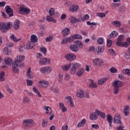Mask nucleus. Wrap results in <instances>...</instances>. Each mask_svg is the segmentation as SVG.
<instances>
[{
	"label": "nucleus",
	"instance_id": "052dcab7",
	"mask_svg": "<svg viewBox=\"0 0 130 130\" xmlns=\"http://www.w3.org/2000/svg\"><path fill=\"white\" fill-rule=\"evenodd\" d=\"M112 45V41L111 40H107V46L110 47Z\"/></svg>",
	"mask_w": 130,
	"mask_h": 130
},
{
	"label": "nucleus",
	"instance_id": "393cba45",
	"mask_svg": "<svg viewBox=\"0 0 130 130\" xmlns=\"http://www.w3.org/2000/svg\"><path fill=\"white\" fill-rule=\"evenodd\" d=\"M77 96L79 98H81V99L84 98V97H85V94H84V91L82 90V89L78 90L77 92Z\"/></svg>",
	"mask_w": 130,
	"mask_h": 130
},
{
	"label": "nucleus",
	"instance_id": "a878e982",
	"mask_svg": "<svg viewBox=\"0 0 130 130\" xmlns=\"http://www.w3.org/2000/svg\"><path fill=\"white\" fill-rule=\"evenodd\" d=\"M66 99H67V103H69L70 102V106L71 107H74V102H73V99H72V96H66Z\"/></svg>",
	"mask_w": 130,
	"mask_h": 130
},
{
	"label": "nucleus",
	"instance_id": "c03bdc74",
	"mask_svg": "<svg viewBox=\"0 0 130 130\" xmlns=\"http://www.w3.org/2000/svg\"><path fill=\"white\" fill-rule=\"evenodd\" d=\"M3 53L6 55H9L11 53V51H9V48L8 47H5L3 50Z\"/></svg>",
	"mask_w": 130,
	"mask_h": 130
},
{
	"label": "nucleus",
	"instance_id": "9b49d317",
	"mask_svg": "<svg viewBox=\"0 0 130 130\" xmlns=\"http://www.w3.org/2000/svg\"><path fill=\"white\" fill-rule=\"evenodd\" d=\"M69 20L71 24H76V23H78V22L81 21V19H78L73 16H70L69 18Z\"/></svg>",
	"mask_w": 130,
	"mask_h": 130
},
{
	"label": "nucleus",
	"instance_id": "09e8293b",
	"mask_svg": "<svg viewBox=\"0 0 130 130\" xmlns=\"http://www.w3.org/2000/svg\"><path fill=\"white\" fill-rule=\"evenodd\" d=\"M89 17L88 14L84 15L83 16V18H81L80 20L81 21H88L89 20Z\"/></svg>",
	"mask_w": 130,
	"mask_h": 130
},
{
	"label": "nucleus",
	"instance_id": "aec40b11",
	"mask_svg": "<svg viewBox=\"0 0 130 130\" xmlns=\"http://www.w3.org/2000/svg\"><path fill=\"white\" fill-rule=\"evenodd\" d=\"M13 28L15 30H18L20 28V21L19 19H16L13 23Z\"/></svg>",
	"mask_w": 130,
	"mask_h": 130
},
{
	"label": "nucleus",
	"instance_id": "6ab92c4d",
	"mask_svg": "<svg viewBox=\"0 0 130 130\" xmlns=\"http://www.w3.org/2000/svg\"><path fill=\"white\" fill-rule=\"evenodd\" d=\"M40 88H46L48 87V81H40Z\"/></svg>",
	"mask_w": 130,
	"mask_h": 130
},
{
	"label": "nucleus",
	"instance_id": "39448f33",
	"mask_svg": "<svg viewBox=\"0 0 130 130\" xmlns=\"http://www.w3.org/2000/svg\"><path fill=\"white\" fill-rule=\"evenodd\" d=\"M76 55L73 53H68L65 55V58L69 61H73L76 59Z\"/></svg>",
	"mask_w": 130,
	"mask_h": 130
},
{
	"label": "nucleus",
	"instance_id": "a211bd4d",
	"mask_svg": "<svg viewBox=\"0 0 130 130\" xmlns=\"http://www.w3.org/2000/svg\"><path fill=\"white\" fill-rule=\"evenodd\" d=\"M70 49L74 52H78L79 51V47L77 45L72 44L70 45Z\"/></svg>",
	"mask_w": 130,
	"mask_h": 130
},
{
	"label": "nucleus",
	"instance_id": "4be33fe9",
	"mask_svg": "<svg viewBox=\"0 0 130 130\" xmlns=\"http://www.w3.org/2000/svg\"><path fill=\"white\" fill-rule=\"evenodd\" d=\"M124 57L126 59H130V48H128V50H125L124 52Z\"/></svg>",
	"mask_w": 130,
	"mask_h": 130
},
{
	"label": "nucleus",
	"instance_id": "72a5a7b5",
	"mask_svg": "<svg viewBox=\"0 0 130 130\" xmlns=\"http://www.w3.org/2000/svg\"><path fill=\"white\" fill-rule=\"evenodd\" d=\"M46 20L48 22H52L53 23H56V20L54 19L53 18L50 16H47L46 17Z\"/></svg>",
	"mask_w": 130,
	"mask_h": 130
},
{
	"label": "nucleus",
	"instance_id": "cd10ccee",
	"mask_svg": "<svg viewBox=\"0 0 130 130\" xmlns=\"http://www.w3.org/2000/svg\"><path fill=\"white\" fill-rule=\"evenodd\" d=\"M118 35V32L116 31H113L109 36L108 38L109 39L111 38H114V37H116Z\"/></svg>",
	"mask_w": 130,
	"mask_h": 130
},
{
	"label": "nucleus",
	"instance_id": "20e7f679",
	"mask_svg": "<svg viewBox=\"0 0 130 130\" xmlns=\"http://www.w3.org/2000/svg\"><path fill=\"white\" fill-rule=\"evenodd\" d=\"M93 64H95V66H97V67H102L104 64L103 60L99 58H96L94 59H93Z\"/></svg>",
	"mask_w": 130,
	"mask_h": 130
},
{
	"label": "nucleus",
	"instance_id": "423d86ee",
	"mask_svg": "<svg viewBox=\"0 0 130 130\" xmlns=\"http://www.w3.org/2000/svg\"><path fill=\"white\" fill-rule=\"evenodd\" d=\"M5 12H6V13L8 14L9 17H13L14 16V10L9 6H6Z\"/></svg>",
	"mask_w": 130,
	"mask_h": 130
},
{
	"label": "nucleus",
	"instance_id": "c85d7f7f",
	"mask_svg": "<svg viewBox=\"0 0 130 130\" xmlns=\"http://www.w3.org/2000/svg\"><path fill=\"white\" fill-rule=\"evenodd\" d=\"M89 118L90 120H95V119H97L98 118V116H97V114H96V113L94 112L90 114Z\"/></svg>",
	"mask_w": 130,
	"mask_h": 130
},
{
	"label": "nucleus",
	"instance_id": "864d4df0",
	"mask_svg": "<svg viewBox=\"0 0 130 130\" xmlns=\"http://www.w3.org/2000/svg\"><path fill=\"white\" fill-rule=\"evenodd\" d=\"M110 72L112 74H116V73H117V69L114 67H112L110 69Z\"/></svg>",
	"mask_w": 130,
	"mask_h": 130
},
{
	"label": "nucleus",
	"instance_id": "bb28decb",
	"mask_svg": "<svg viewBox=\"0 0 130 130\" xmlns=\"http://www.w3.org/2000/svg\"><path fill=\"white\" fill-rule=\"evenodd\" d=\"M90 84L89 85V88H97V84L94 82V80L92 79H89Z\"/></svg>",
	"mask_w": 130,
	"mask_h": 130
},
{
	"label": "nucleus",
	"instance_id": "58836bf2",
	"mask_svg": "<svg viewBox=\"0 0 130 130\" xmlns=\"http://www.w3.org/2000/svg\"><path fill=\"white\" fill-rule=\"evenodd\" d=\"M49 14L51 17L55 15V10L53 8L50 9L49 11Z\"/></svg>",
	"mask_w": 130,
	"mask_h": 130
},
{
	"label": "nucleus",
	"instance_id": "79ce46f5",
	"mask_svg": "<svg viewBox=\"0 0 130 130\" xmlns=\"http://www.w3.org/2000/svg\"><path fill=\"white\" fill-rule=\"evenodd\" d=\"M117 82V87L119 88V87H122L123 86V82L121 81L116 80H115L114 83Z\"/></svg>",
	"mask_w": 130,
	"mask_h": 130
},
{
	"label": "nucleus",
	"instance_id": "f8f14e48",
	"mask_svg": "<svg viewBox=\"0 0 130 130\" xmlns=\"http://www.w3.org/2000/svg\"><path fill=\"white\" fill-rule=\"evenodd\" d=\"M79 6L77 5H72L70 7V8L69 9L70 12H71V13H77L79 10Z\"/></svg>",
	"mask_w": 130,
	"mask_h": 130
},
{
	"label": "nucleus",
	"instance_id": "8fccbe9b",
	"mask_svg": "<svg viewBox=\"0 0 130 130\" xmlns=\"http://www.w3.org/2000/svg\"><path fill=\"white\" fill-rule=\"evenodd\" d=\"M53 39V37L52 36H49L46 38L45 40L46 42H51Z\"/></svg>",
	"mask_w": 130,
	"mask_h": 130
},
{
	"label": "nucleus",
	"instance_id": "49530a36",
	"mask_svg": "<svg viewBox=\"0 0 130 130\" xmlns=\"http://www.w3.org/2000/svg\"><path fill=\"white\" fill-rule=\"evenodd\" d=\"M40 51L41 52H42V53H44L45 55H46V52H47V49L45 47H41L40 48Z\"/></svg>",
	"mask_w": 130,
	"mask_h": 130
},
{
	"label": "nucleus",
	"instance_id": "37998d69",
	"mask_svg": "<svg viewBox=\"0 0 130 130\" xmlns=\"http://www.w3.org/2000/svg\"><path fill=\"white\" fill-rule=\"evenodd\" d=\"M117 46H121L122 47H128V43L126 42L120 43V45H117Z\"/></svg>",
	"mask_w": 130,
	"mask_h": 130
},
{
	"label": "nucleus",
	"instance_id": "de8ad7c7",
	"mask_svg": "<svg viewBox=\"0 0 130 130\" xmlns=\"http://www.w3.org/2000/svg\"><path fill=\"white\" fill-rule=\"evenodd\" d=\"M5 87L6 88L7 92H9V93H10V94H13V92H14V91L11 89V88H10V86H9V85L6 84L5 85Z\"/></svg>",
	"mask_w": 130,
	"mask_h": 130
},
{
	"label": "nucleus",
	"instance_id": "7c9ffc66",
	"mask_svg": "<svg viewBox=\"0 0 130 130\" xmlns=\"http://www.w3.org/2000/svg\"><path fill=\"white\" fill-rule=\"evenodd\" d=\"M35 44H34V43H32V42H29L27 44H26V48L27 49H32L33 47H34V46Z\"/></svg>",
	"mask_w": 130,
	"mask_h": 130
},
{
	"label": "nucleus",
	"instance_id": "603ef678",
	"mask_svg": "<svg viewBox=\"0 0 130 130\" xmlns=\"http://www.w3.org/2000/svg\"><path fill=\"white\" fill-rule=\"evenodd\" d=\"M119 10L121 13H123L125 11V7L123 5H121L119 7Z\"/></svg>",
	"mask_w": 130,
	"mask_h": 130
},
{
	"label": "nucleus",
	"instance_id": "2eb2a0df",
	"mask_svg": "<svg viewBox=\"0 0 130 130\" xmlns=\"http://www.w3.org/2000/svg\"><path fill=\"white\" fill-rule=\"evenodd\" d=\"M71 31L70 30V28L66 27L64 29H62L61 31L62 34L63 35V37H66L70 34Z\"/></svg>",
	"mask_w": 130,
	"mask_h": 130
},
{
	"label": "nucleus",
	"instance_id": "2f4dec72",
	"mask_svg": "<svg viewBox=\"0 0 130 130\" xmlns=\"http://www.w3.org/2000/svg\"><path fill=\"white\" fill-rule=\"evenodd\" d=\"M5 62L6 64L10 66V64H12V59L10 57H6L5 59Z\"/></svg>",
	"mask_w": 130,
	"mask_h": 130
},
{
	"label": "nucleus",
	"instance_id": "f704fd0d",
	"mask_svg": "<svg viewBox=\"0 0 130 130\" xmlns=\"http://www.w3.org/2000/svg\"><path fill=\"white\" fill-rule=\"evenodd\" d=\"M84 69H79L77 73V76H78V77H82L84 74Z\"/></svg>",
	"mask_w": 130,
	"mask_h": 130
},
{
	"label": "nucleus",
	"instance_id": "473e14b6",
	"mask_svg": "<svg viewBox=\"0 0 130 130\" xmlns=\"http://www.w3.org/2000/svg\"><path fill=\"white\" fill-rule=\"evenodd\" d=\"M71 63L66 64L64 66H62V69L63 71H68L70 69H71Z\"/></svg>",
	"mask_w": 130,
	"mask_h": 130
},
{
	"label": "nucleus",
	"instance_id": "69168bd1",
	"mask_svg": "<svg viewBox=\"0 0 130 130\" xmlns=\"http://www.w3.org/2000/svg\"><path fill=\"white\" fill-rule=\"evenodd\" d=\"M87 25H88V26H91V25H92L93 26H96V23L95 22H90V21H87L86 22Z\"/></svg>",
	"mask_w": 130,
	"mask_h": 130
},
{
	"label": "nucleus",
	"instance_id": "e433bc0d",
	"mask_svg": "<svg viewBox=\"0 0 130 130\" xmlns=\"http://www.w3.org/2000/svg\"><path fill=\"white\" fill-rule=\"evenodd\" d=\"M86 123V120L85 119H83L81 121L79 122L78 124V127H82L83 125L85 124Z\"/></svg>",
	"mask_w": 130,
	"mask_h": 130
},
{
	"label": "nucleus",
	"instance_id": "e2e57ef3",
	"mask_svg": "<svg viewBox=\"0 0 130 130\" xmlns=\"http://www.w3.org/2000/svg\"><path fill=\"white\" fill-rule=\"evenodd\" d=\"M80 66H81V64L79 63H75L74 64H73V68H75L76 70L77 69H79V68L80 67Z\"/></svg>",
	"mask_w": 130,
	"mask_h": 130
},
{
	"label": "nucleus",
	"instance_id": "bf43d9fd",
	"mask_svg": "<svg viewBox=\"0 0 130 130\" xmlns=\"http://www.w3.org/2000/svg\"><path fill=\"white\" fill-rule=\"evenodd\" d=\"M97 15L98 17H100V18H105L106 14L104 13H98Z\"/></svg>",
	"mask_w": 130,
	"mask_h": 130
},
{
	"label": "nucleus",
	"instance_id": "7ed1b4c3",
	"mask_svg": "<svg viewBox=\"0 0 130 130\" xmlns=\"http://www.w3.org/2000/svg\"><path fill=\"white\" fill-rule=\"evenodd\" d=\"M19 11L22 15H28V14H30V12H31L30 9L26 8V6L24 5L20 6Z\"/></svg>",
	"mask_w": 130,
	"mask_h": 130
},
{
	"label": "nucleus",
	"instance_id": "a18cd8bd",
	"mask_svg": "<svg viewBox=\"0 0 130 130\" xmlns=\"http://www.w3.org/2000/svg\"><path fill=\"white\" fill-rule=\"evenodd\" d=\"M5 72H2L0 73V82L5 81Z\"/></svg>",
	"mask_w": 130,
	"mask_h": 130
},
{
	"label": "nucleus",
	"instance_id": "f3484780",
	"mask_svg": "<svg viewBox=\"0 0 130 130\" xmlns=\"http://www.w3.org/2000/svg\"><path fill=\"white\" fill-rule=\"evenodd\" d=\"M106 116H107V120L108 122L109 123V126H110V127H112L113 118L111 116V115L109 114L107 115Z\"/></svg>",
	"mask_w": 130,
	"mask_h": 130
},
{
	"label": "nucleus",
	"instance_id": "4d7b16f0",
	"mask_svg": "<svg viewBox=\"0 0 130 130\" xmlns=\"http://www.w3.org/2000/svg\"><path fill=\"white\" fill-rule=\"evenodd\" d=\"M98 43L100 45H102L103 43H104V40L103 39V38H100L98 39Z\"/></svg>",
	"mask_w": 130,
	"mask_h": 130
},
{
	"label": "nucleus",
	"instance_id": "4468645a",
	"mask_svg": "<svg viewBox=\"0 0 130 130\" xmlns=\"http://www.w3.org/2000/svg\"><path fill=\"white\" fill-rule=\"evenodd\" d=\"M121 118L120 117V115H116L113 118V121L114 123H121V121H120V119Z\"/></svg>",
	"mask_w": 130,
	"mask_h": 130
},
{
	"label": "nucleus",
	"instance_id": "9d476101",
	"mask_svg": "<svg viewBox=\"0 0 130 130\" xmlns=\"http://www.w3.org/2000/svg\"><path fill=\"white\" fill-rule=\"evenodd\" d=\"M74 38H73V36L70 37H66L62 39V41L61 42V44H66V43H68V42H72V41H73Z\"/></svg>",
	"mask_w": 130,
	"mask_h": 130
},
{
	"label": "nucleus",
	"instance_id": "412c9836",
	"mask_svg": "<svg viewBox=\"0 0 130 130\" xmlns=\"http://www.w3.org/2000/svg\"><path fill=\"white\" fill-rule=\"evenodd\" d=\"M33 123H34V122L31 119H26L23 121L24 125L27 127L29 126V124H33Z\"/></svg>",
	"mask_w": 130,
	"mask_h": 130
},
{
	"label": "nucleus",
	"instance_id": "6e6552de",
	"mask_svg": "<svg viewBox=\"0 0 130 130\" xmlns=\"http://www.w3.org/2000/svg\"><path fill=\"white\" fill-rule=\"evenodd\" d=\"M51 60L50 59L47 58H44L40 59L39 61V64L41 66H43V64H47L48 63H50V62Z\"/></svg>",
	"mask_w": 130,
	"mask_h": 130
},
{
	"label": "nucleus",
	"instance_id": "f257e3e1",
	"mask_svg": "<svg viewBox=\"0 0 130 130\" xmlns=\"http://www.w3.org/2000/svg\"><path fill=\"white\" fill-rule=\"evenodd\" d=\"M25 59V56L22 55L17 57L14 60V62L12 63V71L14 73L18 74L19 73V67L23 68L25 67V64L22 63V61Z\"/></svg>",
	"mask_w": 130,
	"mask_h": 130
},
{
	"label": "nucleus",
	"instance_id": "a19ab883",
	"mask_svg": "<svg viewBox=\"0 0 130 130\" xmlns=\"http://www.w3.org/2000/svg\"><path fill=\"white\" fill-rule=\"evenodd\" d=\"M73 39H83V37L79 34H75L73 36Z\"/></svg>",
	"mask_w": 130,
	"mask_h": 130
},
{
	"label": "nucleus",
	"instance_id": "680f3d73",
	"mask_svg": "<svg viewBox=\"0 0 130 130\" xmlns=\"http://www.w3.org/2000/svg\"><path fill=\"white\" fill-rule=\"evenodd\" d=\"M26 84L27 86H32V85H33V81H32V80L26 79Z\"/></svg>",
	"mask_w": 130,
	"mask_h": 130
},
{
	"label": "nucleus",
	"instance_id": "5fc2aeb1",
	"mask_svg": "<svg viewBox=\"0 0 130 130\" xmlns=\"http://www.w3.org/2000/svg\"><path fill=\"white\" fill-rule=\"evenodd\" d=\"M77 71V69H75V67H73L70 70V74L71 75H75V74H76V72Z\"/></svg>",
	"mask_w": 130,
	"mask_h": 130
},
{
	"label": "nucleus",
	"instance_id": "0e129e2a",
	"mask_svg": "<svg viewBox=\"0 0 130 130\" xmlns=\"http://www.w3.org/2000/svg\"><path fill=\"white\" fill-rule=\"evenodd\" d=\"M124 125L121 124L119 127H117V130H124Z\"/></svg>",
	"mask_w": 130,
	"mask_h": 130
},
{
	"label": "nucleus",
	"instance_id": "3c124183",
	"mask_svg": "<svg viewBox=\"0 0 130 130\" xmlns=\"http://www.w3.org/2000/svg\"><path fill=\"white\" fill-rule=\"evenodd\" d=\"M11 39H12V40H13V41H15V42H18V41H20V40H21V39H17V38H16V37H15V35H12L11 36Z\"/></svg>",
	"mask_w": 130,
	"mask_h": 130
},
{
	"label": "nucleus",
	"instance_id": "6e6d98bb",
	"mask_svg": "<svg viewBox=\"0 0 130 130\" xmlns=\"http://www.w3.org/2000/svg\"><path fill=\"white\" fill-rule=\"evenodd\" d=\"M47 123H48V121H47V119H44L43 120L42 125V126H43V127H45V126H46V125H47Z\"/></svg>",
	"mask_w": 130,
	"mask_h": 130
},
{
	"label": "nucleus",
	"instance_id": "0eeeda50",
	"mask_svg": "<svg viewBox=\"0 0 130 130\" xmlns=\"http://www.w3.org/2000/svg\"><path fill=\"white\" fill-rule=\"evenodd\" d=\"M40 72L42 74H50L51 73V69L49 67H43L40 69Z\"/></svg>",
	"mask_w": 130,
	"mask_h": 130
},
{
	"label": "nucleus",
	"instance_id": "13d9d810",
	"mask_svg": "<svg viewBox=\"0 0 130 130\" xmlns=\"http://www.w3.org/2000/svg\"><path fill=\"white\" fill-rule=\"evenodd\" d=\"M123 73L125 75H127V76H130V70L129 69H124L123 70Z\"/></svg>",
	"mask_w": 130,
	"mask_h": 130
},
{
	"label": "nucleus",
	"instance_id": "b1692460",
	"mask_svg": "<svg viewBox=\"0 0 130 130\" xmlns=\"http://www.w3.org/2000/svg\"><path fill=\"white\" fill-rule=\"evenodd\" d=\"M30 42H32V43H37V42H38V37L35 35H31Z\"/></svg>",
	"mask_w": 130,
	"mask_h": 130
},
{
	"label": "nucleus",
	"instance_id": "338daca9",
	"mask_svg": "<svg viewBox=\"0 0 130 130\" xmlns=\"http://www.w3.org/2000/svg\"><path fill=\"white\" fill-rule=\"evenodd\" d=\"M109 52L112 54V55H114L115 54V51H114V50L113 49H110L109 50Z\"/></svg>",
	"mask_w": 130,
	"mask_h": 130
},
{
	"label": "nucleus",
	"instance_id": "1a4fd4ad",
	"mask_svg": "<svg viewBox=\"0 0 130 130\" xmlns=\"http://www.w3.org/2000/svg\"><path fill=\"white\" fill-rule=\"evenodd\" d=\"M104 46H99L93 51L96 54H99L100 53H102L104 51Z\"/></svg>",
	"mask_w": 130,
	"mask_h": 130
},
{
	"label": "nucleus",
	"instance_id": "774afa93",
	"mask_svg": "<svg viewBox=\"0 0 130 130\" xmlns=\"http://www.w3.org/2000/svg\"><path fill=\"white\" fill-rule=\"evenodd\" d=\"M91 127L98 129L99 128V125L94 124L91 125Z\"/></svg>",
	"mask_w": 130,
	"mask_h": 130
},
{
	"label": "nucleus",
	"instance_id": "ea45409f",
	"mask_svg": "<svg viewBox=\"0 0 130 130\" xmlns=\"http://www.w3.org/2000/svg\"><path fill=\"white\" fill-rule=\"evenodd\" d=\"M108 79L107 78H103L101 79H100L98 81L99 85H102V84L104 83L106 81H107Z\"/></svg>",
	"mask_w": 130,
	"mask_h": 130
},
{
	"label": "nucleus",
	"instance_id": "c756f323",
	"mask_svg": "<svg viewBox=\"0 0 130 130\" xmlns=\"http://www.w3.org/2000/svg\"><path fill=\"white\" fill-rule=\"evenodd\" d=\"M124 36L123 35H120L117 40L116 42V45H120V43H121V42L122 41L123 39Z\"/></svg>",
	"mask_w": 130,
	"mask_h": 130
},
{
	"label": "nucleus",
	"instance_id": "dca6fc26",
	"mask_svg": "<svg viewBox=\"0 0 130 130\" xmlns=\"http://www.w3.org/2000/svg\"><path fill=\"white\" fill-rule=\"evenodd\" d=\"M129 106H125L123 109V114L125 116H127L129 114Z\"/></svg>",
	"mask_w": 130,
	"mask_h": 130
},
{
	"label": "nucleus",
	"instance_id": "c9c22d12",
	"mask_svg": "<svg viewBox=\"0 0 130 130\" xmlns=\"http://www.w3.org/2000/svg\"><path fill=\"white\" fill-rule=\"evenodd\" d=\"M112 24L115 26V27H120L121 26V23L119 21H114L112 22Z\"/></svg>",
	"mask_w": 130,
	"mask_h": 130
},
{
	"label": "nucleus",
	"instance_id": "4c0bfd02",
	"mask_svg": "<svg viewBox=\"0 0 130 130\" xmlns=\"http://www.w3.org/2000/svg\"><path fill=\"white\" fill-rule=\"evenodd\" d=\"M32 90L35 93L37 94L39 97H42V95H41V94H40V92H39V90H38V89L36 88V87H33Z\"/></svg>",
	"mask_w": 130,
	"mask_h": 130
},
{
	"label": "nucleus",
	"instance_id": "5701e85b",
	"mask_svg": "<svg viewBox=\"0 0 130 130\" xmlns=\"http://www.w3.org/2000/svg\"><path fill=\"white\" fill-rule=\"evenodd\" d=\"M74 44L76 45V46H78V48H83V46H84V45L83 44V43L82 41L80 40H77L74 42Z\"/></svg>",
	"mask_w": 130,
	"mask_h": 130
},
{
	"label": "nucleus",
	"instance_id": "ddd939ff",
	"mask_svg": "<svg viewBox=\"0 0 130 130\" xmlns=\"http://www.w3.org/2000/svg\"><path fill=\"white\" fill-rule=\"evenodd\" d=\"M117 82H114L113 84V87H114V94L116 95L119 92V87L117 86Z\"/></svg>",
	"mask_w": 130,
	"mask_h": 130
},
{
	"label": "nucleus",
	"instance_id": "f03ea898",
	"mask_svg": "<svg viewBox=\"0 0 130 130\" xmlns=\"http://www.w3.org/2000/svg\"><path fill=\"white\" fill-rule=\"evenodd\" d=\"M11 26L13 27V23L11 22L6 23L0 22V30L2 33H7L11 29Z\"/></svg>",
	"mask_w": 130,
	"mask_h": 130
}]
</instances>
